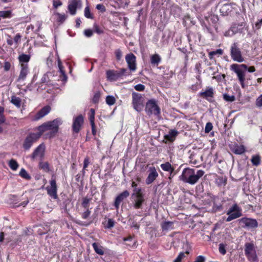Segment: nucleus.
I'll return each mask as SVG.
<instances>
[{
	"instance_id": "nucleus-1",
	"label": "nucleus",
	"mask_w": 262,
	"mask_h": 262,
	"mask_svg": "<svg viewBox=\"0 0 262 262\" xmlns=\"http://www.w3.org/2000/svg\"><path fill=\"white\" fill-rule=\"evenodd\" d=\"M204 173L205 172L203 170H196L195 169L186 168L183 170L179 178L180 180L184 183L194 185L199 181V179Z\"/></svg>"
},
{
	"instance_id": "nucleus-2",
	"label": "nucleus",
	"mask_w": 262,
	"mask_h": 262,
	"mask_svg": "<svg viewBox=\"0 0 262 262\" xmlns=\"http://www.w3.org/2000/svg\"><path fill=\"white\" fill-rule=\"evenodd\" d=\"M61 124L59 119H56L51 121H48L38 126L35 129L38 131L41 136L47 131L49 132L46 136L49 138H52L55 136L58 132L59 126Z\"/></svg>"
},
{
	"instance_id": "nucleus-3",
	"label": "nucleus",
	"mask_w": 262,
	"mask_h": 262,
	"mask_svg": "<svg viewBox=\"0 0 262 262\" xmlns=\"http://www.w3.org/2000/svg\"><path fill=\"white\" fill-rule=\"evenodd\" d=\"M230 69L232 71L236 73L241 86L242 88H244V82L246 80V72L248 69L247 66L244 64H238L233 63L230 66Z\"/></svg>"
},
{
	"instance_id": "nucleus-4",
	"label": "nucleus",
	"mask_w": 262,
	"mask_h": 262,
	"mask_svg": "<svg viewBox=\"0 0 262 262\" xmlns=\"http://www.w3.org/2000/svg\"><path fill=\"white\" fill-rule=\"evenodd\" d=\"M41 135L38 132L37 133H30L25 138L23 144V147L25 150H28L33 143L37 142V141L40 138Z\"/></svg>"
},
{
	"instance_id": "nucleus-5",
	"label": "nucleus",
	"mask_w": 262,
	"mask_h": 262,
	"mask_svg": "<svg viewBox=\"0 0 262 262\" xmlns=\"http://www.w3.org/2000/svg\"><path fill=\"white\" fill-rule=\"evenodd\" d=\"M230 56L233 61L239 63L242 62L245 60L242 55V52L238 47L237 42H234L231 45Z\"/></svg>"
},
{
	"instance_id": "nucleus-6",
	"label": "nucleus",
	"mask_w": 262,
	"mask_h": 262,
	"mask_svg": "<svg viewBox=\"0 0 262 262\" xmlns=\"http://www.w3.org/2000/svg\"><path fill=\"white\" fill-rule=\"evenodd\" d=\"M228 216L226 221L229 222L242 216V210L237 204H234L227 212Z\"/></svg>"
},
{
	"instance_id": "nucleus-7",
	"label": "nucleus",
	"mask_w": 262,
	"mask_h": 262,
	"mask_svg": "<svg viewBox=\"0 0 262 262\" xmlns=\"http://www.w3.org/2000/svg\"><path fill=\"white\" fill-rule=\"evenodd\" d=\"M145 111L149 116L152 115L158 116L160 114V108L154 99H150L147 102Z\"/></svg>"
},
{
	"instance_id": "nucleus-8",
	"label": "nucleus",
	"mask_w": 262,
	"mask_h": 262,
	"mask_svg": "<svg viewBox=\"0 0 262 262\" xmlns=\"http://www.w3.org/2000/svg\"><path fill=\"white\" fill-rule=\"evenodd\" d=\"M132 104L134 108L138 112L142 111L143 104V98L140 94L133 92L132 93Z\"/></svg>"
},
{
	"instance_id": "nucleus-9",
	"label": "nucleus",
	"mask_w": 262,
	"mask_h": 262,
	"mask_svg": "<svg viewBox=\"0 0 262 262\" xmlns=\"http://www.w3.org/2000/svg\"><path fill=\"white\" fill-rule=\"evenodd\" d=\"M245 254L249 260L254 261L257 259L254 245L253 243H246L245 245Z\"/></svg>"
},
{
	"instance_id": "nucleus-10",
	"label": "nucleus",
	"mask_w": 262,
	"mask_h": 262,
	"mask_svg": "<svg viewBox=\"0 0 262 262\" xmlns=\"http://www.w3.org/2000/svg\"><path fill=\"white\" fill-rule=\"evenodd\" d=\"M243 228H256L258 227V223L255 219L243 217L238 220Z\"/></svg>"
},
{
	"instance_id": "nucleus-11",
	"label": "nucleus",
	"mask_w": 262,
	"mask_h": 262,
	"mask_svg": "<svg viewBox=\"0 0 262 262\" xmlns=\"http://www.w3.org/2000/svg\"><path fill=\"white\" fill-rule=\"evenodd\" d=\"M50 186L46 187L47 193L54 199H56L58 198L57 195V186L55 179H52L50 181Z\"/></svg>"
},
{
	"instance_id": "nucleus-12",
	"label": "nucleus",
	"mask_w": 262,
	"mask_h": 262,
	"mask_svg": "<svg viewBox=\"0 0 262 262\" xmlns=\"http://www.w3.org/2000/svg\"><path fill=\"white\" fill-rule=\"evenodd\" d=\"M83 123V117L82 115H79L73 119L72 130L74 134H77L81 129Z\"/></svg>"
},
{
	"instance_id": "nucleus-13",
	"label": "nucleus",
	"mask_w": 262,
	"mask_h": 262,
	"mask_svg": "<svg viewBox=\"0 0 262 262\" xmlns=\"http://www.w3.org/2000/svg\"><path fill=\"white\" fill-rule=\"evenodd\" d=\"M45 146L43 144H41L38 146L34 150L31 155V158L34 160L36 157H39L42 159L45 155Z\"/></svg>"
},
{
	"instance_id": "nucleus-14",
	"label": "nucleus",
	"mask_w": 262,
	"mask_h": 262,
	"mask_svg": "<svg viewBox=\"0 0 262 262\" xmlns=\"http://www.w3.org/2000/svg\"><path fill=\"white\" fill-rule=\"evenodd\" d=\"M136 59L135 55L133 53L128 54L125 56L126 61L130 71H135L136 70Z\"/></svg>"
},
{
	"instance_id": "nucleus-15",
	"label": "nucleus",
	"mask_w": 262,
	"mask_h": 262,
	"mask_svg": "<svg viewBox=\"0 0 262 262\" xmlns=\"http://www.w3.org/2000/svg\"><path fill=\"white\" fill-rule=\"evenodd\" d=\"M129 195V192L127 190H124L120 193L115 199L114 206L116 210H118L120 203Z\"/></svg>"
},
{
	"instance_id": "nucleus-16",
	"label": "nucleus",
	"mask_w": 262,
	"mask_h": 262,
	"mask_svg": "<svg viewBox=\"0 0 262 262\" xmlns=\"http://www.w3.org/2000/svg\"><path fill=\"white\" fill-rule=\"evenodd\" d=\"M158 173L155 167H150L149 168V173L146 178L145 182L147 185L152 183L158 177Z\"/></svg>"
},
{
	"instance_id": "nucleus-17",
	"label": "nucleus",
	"mask_w": 262,
	"mask_h": 262,
	"mask_svg": "<svg viewBox=\"0 0 262 262\" xmlns=\"http://www.w3.org/2000/svg\"><path fill=\"white\" fill-rule=\"evenodd\" d=\"M20 67L21 70L17 79L18 81H24L29 72L28 63L20 64Z\"/></svg>"
},
{
	"instance_id": "nucleus-18",
	"label": "nucleus",
	"mask_w": 262,
	"mask_h": 262,
	"mask_svg": "<svg viewBox=\"0 0 262 262\" xmlns=\"http://www.w3.org/2000/svg\"><path fill=\"white\" fill-rule=\"evenodd\" d=\"M51 111L50 106L47 105L42 107L34 116V120L37 121L47 115Z\"/></svg>"
},
{
	"instance_id": "nucleus-19",
	"label": "nucleus",
	"mask_w": 262,
	"mask_h": 262,
	"mask_svg": "<svg viewBox=\"0 0 262 262\" xmlns=\"http://www.w3.org/2000/svg\"><path fill=\"white\" fill-rule=\"evenodd\" d=\"M80 5V2L78 0H69L68 10L71 15H75L76 13L78 5Z\"/></svg>"
},
{
	"instance_id": "nucleus-20",
	"label": "nucleus",
	"mask_w": 262,
	"mask_h": 262,
	"mask_svg": "<svg viewBox=\"0 0 262 262\" xmlns=\"http://www.w3.org/2000/svg\"><path fill=\"white\" fill-rule=\"evenodd\" d=\"M133 198L134 199L133 206L134 208L136 209L141 208L142 204L145 201L144 195L134 196Z\"/></svg>"
},
{
	"instance_id": "nucleus-21",
	"label": "nucleus",
	"mask_w": 262,
	"mask_h": 262,
	"mask_svg": "<svg viewBox=\"0 0 262 262\" xmlns=\"http://www.w3.org/2000/svg\"><path fill=\"white\" fill-rule=\"evenodd\" d=\"M246 23L242 22L239 24H233L232 25V28L235 31L236 33H242L244 31V28L245 27Z\"/></svg>"
},
{
	"instance_id": "nucleus-22",
	"label": "nucleus",
	"mask_w": 262,
	"mask_h": 262,
	"mask_svg": "<svg viewBox=\"0 0 262 262\" xmlns=\"http://www.w3.org/2000/svg\"><path fill=\"white\" fill-rule=\"evenodd\" d=\"M58 66L59 68V72L61 73L60 77L62 81L66 82L67 80V76L66 74V72L64 70V67L62 64L61 61L60 59L58 60Z\"/></svg>"
},
{
	"instance_id": "nucleus-23",
	"label": "nucleus",
	"mask_w": 262,
	"mask_h": 262,
	"mask_svg": "<svg viewBox=\"0 0 262 262\" xmlns=\"http://www.w3.org/2000/svg\"><path fill=\"white\" fill-rule=\"evenodd\" d=\"M232 151L236 155H242L245 151V147L243 145L235 144L232 149Z\"/></svg>"
},
{
	"instance_id": "nucleus-24",
	"label": "nucleus",
	"mask_w": 262,
	"mask_h": 262,
	"mask_svg": "<svg viewBox=\"0 0 262 262\" xmlns=\"http://www.w3.org/2000/svg\"><path fill=\"white\" fill-rule=\"evenodd\" d=\"M200 96L206 99L208 97L212 98L213 97V90L212 88H208L205 92H201Z\"/></svg>"
},
{
	"instance_id": "nucleus-25",
	"label": "nucleus",
	"mask_w": 262,
	"mask_h": 262,
	"mask_svg": "<svg viewBox=\"0 0 262 262\" xmlns=\"http://www.w3.org/2000/svg\"><path fill=\"white\" fill-rule=\"evenodd\" d=\"M160 167L163 170L170 172V175H171L172 173H173L174 170V168L168 162L161 164Z\"/></svg>"
},
{
	"instance_id": "nucleus-26",
	"label": "nucleus",
	"mask_w": 262,
	"mask_h": 262,
	"mask_svg": "<svg viewBox=\"0 0 262 262\" xmlns=\"http://www.w3.org/2000/svg\"><path fill=\"white\" fill-rule=\"evenodd\" d=\"M107 77L111 80L115 81L120 78L117 71H108L106 72Z\"/></svg>"
},
{
	"instance_id": "nucleus-27",
	"label": "nucleus",
	"mask_w": 262,
	"mask_h": 262,
	"mask_svg": "<svg viewBox=\"0 0 262 262\" xmlns=\"http://www.w3.org/2000/svg\"><path fill=\"white\" fill-rule=\"evenodd\" d=\"M161 61L159 55L155 54L150 56V63L152 66H158Z\"/></svg>"
},
{
	"instance_id": "nucleus-28",
	"label": "nucleus",
	"mask_w": 262,
	"mask_h": 262,
	"mask_svg": "<svg viewBox=\"0 0 262 262\" xmlns=\"http://www.w3.org/2000/svg\"><path fill=\"white\" fill-rule=\"evenodd\" d=\"M231 11V6L230 4H224L220 8L221 13L224 15H228Z\"/></svg>"
},
{
	"instance_id": "nucleus-29",
	"label": "nucleus",
	"mask_w": 262,
	"mask_h": 262,
	"mask_svg": "<svg viewBox=\"0 0 262 262\" xmlns=\"http://www.w3.org/2000/svg\"><path fill=\"white\" fill-rule=\"evenodd\" d=\"M31 56L30 55H27L25 54H22L20 55H19L18 59L19 60V62L21 64L23 63H27L30 59Z\"/></svg>"
},
{
	"instance_id": "nucleus-30",
	"label": "nucleus",
	"mask_w": 262,
	"mask_h": 262,
	"mask_svg": "<svg viewBox=\"0 0 262 262\" xmlns=\"http://www.w3.org/2000/svg\"><path fill=\"white\" fill-rule=\"evenodd\" d=\"M11 102L16 107L20 108L21 104V99L15 96H11Z\"/></svg>"
},
{
	"instance_id": "nucleus-31",
	"label": "nucleus",
	"mask_w": 262,
	"mask_h": 262,
	"mask_svg": "<svg viewBox=\"0 0 262 262\" xmlns=\"http://www.w3.org/2000/svg\"><path fill=\"white\" fill-rule=\"evenodd\" d=\"M173 222L166 221L161 224V228L163 231H167L172 229Z\"/></svg>"
},
{
	"instance_id": "nucleus-32",
	"label": "nucleus",
	"mask_w": 262,
	"mask_h": 262,
	"mask_svg": "<svg viewBox=\"0 0 262 262\" xmlns=\"http://www.w3.org/2000/svg\"><path fill=\"white\" fill-rule=\"evenodd\" d=\"M92 246L96 253L100 255L104 254V251L103 250V248L101 246L99 245L96 243H94L92 244Z\"/></svg>"
},
{
	"instance_id": "nucleus-33",
	"label": "nucleus",
	"mask_w": 262,
	"mask_h": 262,
	"mask_svg": "<svg viewBox=\"0 0 262 262\" xmlns=\"http://www.w3.org/2000/svg\"><path fill=\"white\" fill-rule=\"evenodd\" d=\"M217 199V198H214L213 199V205L212 209V212H213L221 211L223 210L222 205L221 204H217L216 203V199Z\"/></svg>"
},
{
	"instance_id": "nucleus-34",
	"label": "nucleus",
	"mask_w": 262,
	"mask_h": 262,
	"mask_svg": "<svg viewBox=\"0 0 262 262\" xmlns=\"http://www.w3.org/2000/svg\"><path fill=\"white\" fill-rule=\"evenodd\" d=\"M39 167L46 172L50 171L49 164L47 162L40 161L39 163Z\"/></svg>"
},
{
	"instance_id": "nucleus-35",
	"label": "nucleus",
	"mask_w": 262,
	"mask_h": 262,
	"mask_svg": "<svg viewBox=\"0 0 262 262\" xmlns=\"http://www.w3.org/2000/svg\"><path fill=\"white\" fill-rule=\"evenodd\" d=\"M251 161L254 166H257L260 163V157L258 155H253L252 156Z\"/></svg>"
},
{
	"instance_id": "nucleus-36",
	"label": "nucleus",
	"mask_w": 262,
	"mask_h": 262,
	"mask_svg": "<svg viewBox=\"0 0 262 262\" xmlns=\"http://www.w3.org/2000/svg\"><path fill=\"white\" fill-rule=\"evenodd\" d=\"M178 134V132L176 130L172 129L169 132V134L165 136V138L170 141L173 140V138H174Z\"/></svg>"
},
{
	"instance_id": "nucleus-37",
	"label": "nucleus",
	"mask_w": 262,
	"mask_h": 262,
	"mask_svg": "<svg viewBox=\"0 0 262 262\" xmlns=\"http://www.w3.org/2000/svg\"><path fill=\"white\" fill-rule=\"evenodd\" d=\"M9 166L13 170H16L18 167V164L14 159H11L9 162Z\"/></svg>"
},
{
	"instance_id": "nucleus-38",
	"label": "nucleus",
	"mask_w": 262,
	"mask_h": 262,
	"mask_svg": "<svg viewBox=\"0 0 262 262\" xmlns=\"http://www.w3.org/2000/svg\"><path fill=\"white\" fill-rule=\"evenodd\" d=\"M19 174L21 178L26 180H30L31 178V176L28 173L24 168H21L20 169Z\"/></svg>"
},
{
	"instance_id": "nucleus-39",
	"label": "nucleus",
	"mask_w": 262,
	"mask_h": 262,
	"mask_svg": "<svg viewBox=\"0 0 262 262\" xmlns=\"http://www.w3.org/2000/svg\"><path fill=\"white\" fill-rule=\"evenodd\" d=\"M128 222L130 223L131 227L134 228L138 230L139 229L140 226V224H138L133 218H130L128 220Z\"/></svg>"
},
{
	"instance_id": "nucleus-40",
	"label": "nucleus",
	"mask_w": 262,
	"mask_h": 262,
	"mask_svg": "<svg viewBox=\"0 0 262 262\" xmlns=\"http://www.w3.org/2000/svg\"><path fill=\"white\" fill-rule=\"evenodd\" d=\"M49 81V77L48 74L47 73L45 74L41 79V84L48 83ZM43 85L41 84L39 88H40L41 90H43L45 88H42Z\"/></svg>"
},
{
	"instance_id": "nucleus-41",
	"label": "nucleus",
	"mask_w": 262,
	"mask_h": 262,
	"mask_svg": "<svg viewBox=\"0 0 262 262\" xmlns=\"http://www.w3.org/2000/svg\"><path fill=\"white\" fill-rule=\"evenodd\" d=\"M91 200V199H89L87 197L83 198L82 199V202L81 203L82 206L85 209H89V204Z\"/></svg>"
},
{
	"instance_id": "nucleus-42",
	"label": "nucleus",
	"mask_w": 262,
	"mask_h": 262,
	"mask_svg": "<svg viewBox=\"0 0 262 262\" xmlns=\"http://www.w3.org/2000/svg\"><path fill=\"white\" fill-rule=\"evenodd\" d=\"M223 99L227 102H233L235 100V97L234 95H229L227 93L223 94Z\"/></svg>"
},
{
	"instance_id": "nucleus-43",
	"label": "nucleus",
	"mask_w": 262,
	"mask_h": 262,
	"mask_svg": "<svg viewBox=\"0 0 262 262\" xmlns=\"http://www.w3.org/2000/svg\"><path fill=\"white\" fill-rule=\"evenodd\" d=\"M223 54V50L219 49H217L215 51H213L210 52L209 53V58L211 59L213 56H214L217 54L219 55H221Z\"/></svg>"
},
{
	"instance_id": "nucleus-44",
	"label": "nucleus",
	"mask_w": 262,
	"mask_h": 262,
	"mask_svg": "<svg viewBox=\"0 0 262 262\" xmlns=\"http://www.w3.org/2000/svg\"><path fill=\"white\" fill-rule=\"evenodd\" d=\"M116 101L115 97L113 96H107L106 98V102L109 105H113Z\"/></svg>"
},
{
	"instance_id": "nucleus-45",
	"label": "nucleus",
	"mask_w": 262,
	"mask_h": 262,
	"mask_svg": "<svg viewBox=\"0 0 262 262\" xmlns=\"http://www.w3.org/2000/svg\"><path fill=\"white\" fill-rule=\"evenodd\" d=\"M140 195H144L142 192L141 188H135L134 189V193L132 194V196H139Z\"/></svg>"
},
{
	"instance_id": "nucleus-46",
	"label": "nucleus",
	"mask_w": 262,
	"mask_h": 262,
	"mask_svg": "<svg viewBox=\"0 0 262 262\" xmlns=\"http://www.w3.org/2000/svg\"><path fill=\"white\" fill-rule=\"evenodd\" d=\"M84 13V16L85 17H86L88 18H91V19L93 18V16L91 13L89 7L87 6L85 8Z\"/></svg>"
},
{
	"instance_id": "nucleus-47",
	"label": "nucleus",
	"mask_w": 262,
	"mask_h": 262,
	"mask_svg": "<svg viewBox=\"0 0 262 262\" xmlns=\"http://www.w3.org/2000/svg\"><path fill=\"white\" fill-rule=\"evenodd\" d=\"M236 33L235 31L232 28L231 26L230 28L224 33V35L227 37H231L235 35Z\"/></svg>"
},
{
	"instance_id": "nucleus-48",
	"label": "nucleus",
	"mask_w": 262,
	"mask_h": 262,
	"mask_svg": "<svg viewBox=\"0 0 262 262\" xmlns=\"http://www.w3.org/2000/svg\"><path fill=\"white\" fill-rule=\"evenodd\" d=\"M89 164H90L89 158L88 157L85 158L84 161H83V168L82 170L83 176L84 175L85 169L88 167Z\"/></svg>"
},
{
	"instance_id": "nucleus-49",
	"label": "nucleus",
	"mask_w": 262,
	"mask_h": 262,
	"mask_svg": "<svg viewBox=\"0 0 262 262\" xmlns=\"http://www.w3.org/2000/svg\"><path fill=\"white\" fill-rule=\"evenodd\" d=\"M185 253L180 252L177 257L173 260V262H181L182 259L185 257Z\"/></svg>"
},
{
	"instance_id": "nucleus-50",
	"label": "nucleus",
	"mask_w": 262,
	"mask_h": 262,
	"mask_svg": "<svg viewBox=\"0 0 262 262\" xmlns=\"http://www.w3.org/2000/svg\"><path fill=\"white\" fill-rule=\"evenodd\" d=\"M115 54L117 60L120 61L122 57L121 51L119 49H117L115 52Z\"/></svg>"
},
{
	"instance_id": "nucleus-51",
	"label": "nucleus",
	"mask_w": 262,
	"mask_h": 262,
	"mask_svg": "<svg viewBox=\"0 0 262 262\" xmlns=\"http://www.w3.org/2000/svg\"><path fill=\"white\" fill-rule=\"evenodd\" d=\"M56 15L58 16L57 20L60 23H63L67 18V16L64 14H62L57 13Z\"/></svg>"
},
{
	"instance_id": "nucleus-52",
	"label": "nucleus",
	"mask_w": 262,
	"mask_h": 262,
	"mask_svg": "<svg viewBox=\"0 0 262 262\" xmlns=\"http://www.w3.org/2000/svg\"><path fill=\"white\" fill-rule=\"evenodd\" d=\"M91 114L90 115V121L91 124H95L94 119H95V110L93 108H91L90 110Z\"/></svg>"
},
{
	"instance_id": "nucleus-53",
	"label": "nucleus",
	"mask_w": 262,
	"mask_h": 262,
	"mask_svg": "<svg viewBox=\"0 0 262 262\" xmlns=\"http://www.w3.org/2000/svg\"><path fill=\"white\" fill-rule=\"evenodd\" d=\"M118 73V75L120 77H121V76H122L123 75H129L130 74L127 72V70L126 69H121L120 70V71H117Z\"/></svg>"
},
{
	"instance_id": "nucleus-54",
	"label": "nucleus",
	"mask_w": 262,
	"mask_h": 262,
	"mask_svg": "<svg viewBox=\"0 0 262 262\" xmlns=\"http://www.w3.org/2000/svg\"><path fill=\"white\" fill-rule=\"evenodd\" d=\"M91 211L89 209H86L85 211L83 212L81 214L82 219H87L91 214Z\"/></svg>"
},
{
	"instance_id": "nucleus-55",
	"label": "nucleus",
	"mask_w": 262,
	"mask_h": 262,
	"mask_svg": "<svg viewBox=\"0 0 262 262\" xmlns=\"http://www.w3.org/2000/svg\"><path fill=\"white\" fill-rule=\"evenodd\" d=\"M212 128H213V125L211 123H210V122L207 123L206 124V126H205V132L206 133H209L212 130Z\"/></svg>"
},
{
	"instance_id": "nucleus-56",
	"label": "nucleus",
	"mask_w": 262,
	"mask_h": 262,
	"mask_svg": "<svg viewBox=\"0 0 262 262\" xmlns=\"http://www.w3.org/2000/svg\"><path fill=\"white\" fill-rule=\"evenodd\" d=\"M255 105L258 107L262 106V94L260 95L256 100Z\"/></svg>"
},
{
	"instance_id": "nucleus-57",
	"label": "nucleus",
	"mask_w": 262,
	"mask_h": 262,
	"mask_svg": "<svg viewBox=\"0 0 262 262\" xmlns=\"http://www.w3.org/2000/svg\"><path fill=\"white\" fill-rule=\"evenodd\" d=\"M115 222L112 219H109L107 221V225L105 226L106 228L111 229L114 226Z\"/></svg>"
},
{
	"instance_id": "nucleus-58",
	"label": "nucleus",
	"mask_w": 262,
	"mask_h": 262,
	"mask_svg": "<svg viewBox=\"0 0 262 262\" xmlns=\"http://www.w3.org/2000/svg\"><path fill=\"white\" fill-rule=\"evenodd\" d=\"M100 97V93L99 92H96L93 97V101L95 103H97L98 102L99 98Z\"/></svg>"
},
{
	"instance_id": "nucleus-59",
	"label": "nucleus",
	"mask_w": 262,
	"mask_h": 262,
	"mask_svg": "<svg viewBox=\"0 0 262 262\" xmlns=\"http://www.w3.org/2000/svg\"><path fill=\"white\" fill-rule=\"evenodd\" d=\"M135 89L138 91H143L145 89V86L142 84H138L135 86Z\"/></svg>"
},
{
	"instance_id": "nucleus-60",
	"label": "nucleus",
	"mask_w": 262,
	"mask_h": 262,
	"mask_svg": "<svg viewBox=\"0 0 262 262\" xmlns=\"http://www.w3.org/2000/svg\"><path fill=\"white\" fill-rule=\"evenodd\" d=\"M206 260V257L202 255L198 256L196 257L195 260L194 262H205Z\"/></svg>"
},
{
	"instance_id": "nucleus-61",
	"label": "nucleus",
	"mask_w": 262,
	"mask_h": 262,
	"mask_svg": "<svg viewBox=\"0 0 262 262\" xmlns=\"http://www.w3.org/2000/svg\"><path fill=\"white\" fill-rule=\"evenodd\" d=\"M84 34L85 36L90 37L93 35V31L91 29H86L84 31Z\"/></svg>"
},
{
	"instance_id": "nucleus-62",
	"label": "nucleus",
	"mask_w": 262,
	"mask_h": 262,
	"mask_svg": "<svg viewBox=\"0 0 262 262\" xmlns=\"http://www.w3.org/2000/svg\"><path fill=\"white\" fill-rule=\"evenodd\" d=\"M94 28L95 32L98 33V34H100L103 33V31L102 29H101L97 25H94Z\"/></svg>"
},
{
	"instance_id": "nucleus-63",
	"label": "nucleus",
	"mask_w": 262,
	"mask_h": 262,
	"mask_svg": "<svg viewBox=\"0 0 262 262\" xmlns=\"http://www.w3.org/2000/svg\"><path fill=\"white\" fill-rule=\"evenodd\" d=\"M96 9L101 11L102 12H104L106 11L105 7L103 4H98L96 6Z\"/></svg>"
},
{
	"instance_id": "nucleus-64",
	"label": "nucleus",
	"mask_w": 262,
	"mask_h": 262,
	"mask_svg": "<svg viewBox=\"0 0 262 262\" xmlns=\"http://www.w3.org/2000/svg\"><path fill=\"white\" fill-rule=\"evenodd\" d=\"M219 249L220 252L221 254H222L223 255L226 254V250H225V247H224V245L223 244H220L219 245Z\"/></svg>"
}]
</instances>
